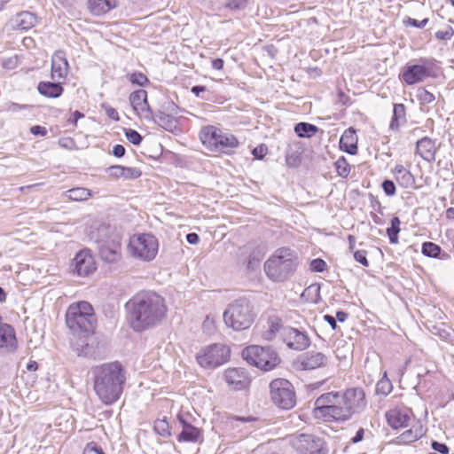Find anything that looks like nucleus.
Here are the masks:
<instances>
[{
	"mask_svg": "<svg viewBox=\"0 0 454 454\" xmlns=\"http://www.w3.org/2000/svg\"><path fill=\"white\" fill-rule=\"evenodd\" d=\"M230 354L231 350L226 345L215 343L201 348L196 354V360L205 369H215L225 364Z\"/></svg>",
	"mask_w": 454,
	"mask_h": 454,
	"instance_id": "9",
	"label": "nucleus"
},
{
	"mask_svg": "<svg viewBox=\"0 0 454 454\" xmlns=\"http://www.w3.org/2000/svg\"><path fill=\"white\" fill-rule=\"evenodd\" d=\"M221 129L214 126H207L200 132V138L204 145L215 152Z\"/></svg>",
	"mask_w": 454,
	"mask_h": 454,
	"instance_id": "25",
	"label": "nucleus"
},
{
	"mask_svg": "<svg viewBox=\"0 0 454 454\" xmlns=\"http://www.w3.org/2000/svg\"><path fill=\"white\" fill-rule=\"evenodd\" d=\"M364 434V430L363 428L358 429L356 435L351 439V442L356 443L363 440Z\"/></svg>",
	"mask_w": 454,
	"mask_h": 454,
	"instance_id": "61",
	"label": "nucleus"
},
{
	"mask_svg": "<svg viewBox=\"0 0 454 454\" xmlns=\"http://www.w3.org/2000/svg\"><path fill=\"white\" fill-rule=\"evenodd\" d=\"M128 321L136 332L153 328L165 318L167 306L165 300L153 292H145L135 295L127 304Z\"/></svg>",
	"mask_w": 454,
	"mask_h": 454,
	"instance_id": "1",
	"label": "nucleus"
},
{
	"mask_svg": "<svg viewBox=\"0 0 454 454\" xmlns=\"http://www.w3.org/2000/svg\"><path fill=\"white\" fill-rule=\"evenodd\" d=\"M392 388V386L388 380H380L377 384V391L383 394L387 395Z\"/></svg>",
	"mask_w": 454,
	"mask_h": 454,
	"instance_id": "51",
	"label": "nucleus"
},
{
	"mask_svg": "<svg viewBox=\"0 0 454 454\" xmlns=\"http://www.w3.org/2000/svg\"><path fill=\"white\" fill-rule=\"evenodd\" d=\"M269 329L262 333V338L266 340H271L276 336V333L283 329L282 320L277 317L269 318Z\"/></svg>",
	"mask_w": 454,
	"mask_h": 454,
	"instance_id": "34",
	"label": "nucleus"
},
{
	"mask_svg": "<svg viewBox=\"0 0 454 454\" xmlns=\"http://www.w3.org/2000/svg\"><path fill=\"white\" fill-rule=\"evenodd\" d=\"M96 317L92 306L87 301L71 304L66 313V323L74 335H78L82 344H76L78 356L83 354V348L88 346L87 338L93 333Z\"/></svg>",
	"mask_w": 454,
	"mask_h": 454,
	"instance_id": "3",
	"label": "nucleus"
},
{
	"mask_svg": "<svg viewBox=\"0 0 454 454\" xmlns=\"http://www.w3.org/2000/svg\"><path fill=\"white\" fill-rule=\"evenodd\" d=\"M284 340L288 348L299 351L305 350L310 345L308 334L293 327L284 329Z\"/></svg>",
	"mask_w": 454,
	"mask_h": 454,
	"instance_id": "13",
	"label": "nucleus"
},
{
	"mask_svg": "<svg viewBox=\"0 0 454 454\" xmlns=\"http://www.w3.org/2000/svg\"><path fill=\"white\" fill-rule=\"evenodd\" d=\"M88 6L94 15L108 12L116 6V0H88Z\"/></svg>",
	"mask_w": 454,
	"mask_h": 454,
	"instance_id": "32",
	"label": "nucleus"
},
{
	"mask_svg": "<svg viewBox=\"0 0 454 454\" xmlns=\"http://www.w3.org/2000/svg\"><path fill=\"white\" fill-rule=\"evenodd\" d=\"M166 109L171 114H166L163 111H159L156 114H153V118L146 119L153 121L165 130L173 131L176 128V120L173 114H177V106L173 102H168Z\"/></svg>",
	"mask_w": 454,
	"mask_h": 454,
	"instance_id": "17",
	"label": "nucleus"
},
{
	"mask_svg": "<svg viewBox=\"0 0 454 454\" xmlns=\"http://www.w3.org/2000/svg\"><path fill=\"white\" fill-rule=\"evenodd\" d=\"M255 316L250 301L239 298L228 305L223 312V320L228 327L235 331H243L252 325Z\"/></svg>",
	"mask_w": 454,
	"mask_h": 454,
	"instance_id": "5",
	"label": "nucleus"
},
{
	"mask_svg": "<svg viewBox=\"0 0 454 454\" xmlns=\"http://www.w3.org/2000/svg\"><path fill=\"white\" fill-rule=\"evenodd\" d=\"M429 74L430 70L425 66L412 65L407 67L403 72V79L407 84L412 85L422 82L425 78L428 77Z\"/></svg>",
	"mask_w": 454,
	"mask_h": 454,
	"instance_id": "23",
	"label": "nucleus"
},
{
	"mask_svg": "<svg viewBox=\"0 0 454 454\" xmlns=\"http://www.w3.org/2000/svg\"><path fill=\"white\" fill-rule=\"evenodd\" d=\"M74 271L81 277H85L96 270L92 255L87 250L80 251L73 261Z\"/></svg>",
	"mask_w": 454,
	"mask_h": 454,
	"instance_id": "18",
	"label": "nucleus"
},
{
	"mask_svg": "<svg viewBox=\"0 0 454 454\" xmlns=\"http://www.w3.org/2000/svg\"><path fill=\"white\" fill-rule=\"evenodd\" d=\"M105 110H106V113L107 114V116L114 120V121H119L120 120V117H119V114L118 112L113 108L112 106H105Z\"/></svg>",
	"mask_w": 454,
	"mask_h": 454,
	"instance_id": "57",
	"label": "nucleus"
},
{
	"mask_svg": "<svg viewBox=\"0 0 454 454\" xmlns=\"http://www.w3.org/2000/svg\"><path fill=\"white\" fill-rule=\"evenodd\" d=\"M340 148L351 155L356 154L357 137L352 128L346 129L342 134L340 139Z\"/></svg>",
	"mask_w": 454,
	"mask_h": 454,
	"instance_id": "26",
	"label": "nucleus"
},
{
	"mask_svg": "<svg viewBox=\"0 0 454 454\" xmlns=\"http://www.w3.org/2000/svg\"><path fill=\"white\" fill-rule=\"evenodd\" d=\"M401 221L397 216L391 219V226L387 229V233L391 244L398 243V233L400 232Z\"/></svg>",
	"mask_w": 454,
	"mask_h": 454,
	"instance_id": "38",
	"label": "nucleus"
},
{
	"mask_svg": "<svg viewBox=\"0 0 454 454\" xmlns=\"http://www.w3.org/2000/svg\"><path fill=\"white\" fill-rule=\"evenodd\" d=\"M335 168L338 175L341 177H347L350 173V166L344 157L336 160Z\"/></svg>",
	"mask_w": 454,
	"mask_h": 454,
	"instance_id": "41",
	"label": "nucleus"
},
{
	"mask_svg": "<svg viewBox=\"0 0 454 454\" xmlns=\"http://www.w3.org/2000/svg\"><path fill=\"white\" fill-rule=\"evenodd\" d=\"M407 122L406 108L403 104H395L393 107V116L390 121L389 129L398 131L400 127Z\"/></svg>",
	"mask_w": 454,
	"mask_h": 454,
	"instance_id": "29",
	"label": "nucleus"
},
{
	"mask_svg": "<svg viewBox=\"0 0 454 454\" xmlns=\"http://www.w3.org/2000/svg\"><path fill=\"white\" fill-rule=\"evenodd\" d=\"M65 196L67 197L71 200L74 201H82L88 200L91 196V192L90 190L83 187H76L68 190Z\"/></svg>",
	"mask_w": 454,
	"mask_h": 454,
	"instance_id": "37",
	"label": "nucleus"
},
{
	"mask_svg": "<svg viewBox=\"0 0 454 454\" xmlns=\"http://www.w3.org/2000/svg\"><path fill=\"white\" fill-rule=\"evenodd\" d=\"M129 102L133 110L144 118H153V113L147 101V92L137 90L129 95Z\"/></svg>",
	"mask_w": 454,
	"mask_h": 454,
	"instance_id": "16",
	"label": "nucleus"
},
{
	"mask_svg": "<svg viewBox=\"0 0 454 454\" xmlns=\"http://www.w3.org/2000/svg\"><path fill=\"white\" fill-rule=\"evenodd\" d=\"M206 90L205 86L196 85L192 88L191 91L197 97H200V93L206 91Z\"/></svg>",
	"mask_w": 454,
	"mask_h": 454,
	"instance_id": "64",
	"label": "nucleus"
},
{
	"mask_svg": "<svg viewBox=\"0 0 454 454\" xmlns=\"http://www.w3.org/2000/svg\"><path fill=\"white\" fill-rule=\"evenodd\" d=\"M431 447L434 450L440 452L442 454H448L449 448L446 444L438 442L436 441H433L431 443Z\"/></svg>",
	"mask_w": 454,
	"mask_h": 454,
	"instance_id": "53",
	"label": "nucleus"
},
{
	"mask_svg": "<svg viewBox=\"0 0 454 454\" xmlns=\"http://www.w3.org/2000/svg\"><path fill=\"white\" fill-rule=\"evenodd\" d=\"M93 388L105 404L115 403L123 391L125 371L119 362L103 364L91 369Z\"/></svg>",
	"mask_w": 454,
	"mask_h": 454,
	"instance_id": "2",
	"label": "nucleus"
},
{
	"mask_svg": "<svg viewBox=\"0 0 454 454\" xmlns=\"http://www.w3.org/2000/svg\"><path fill=\"white\" fill-rule=\"evenodd\" d=\"M367 253L365 250H358L354 254V258L356 262L361 263L363 266L367 267L369 265V262L367 260Z\"/></svg>",
	"mask_w": 454,
	"mask_h": 454,
	"instance_id": "50",
	"label": "nucleus"
},
{
	"mask_svg": "<svg viewBox=\"0 0 454 454\" xmlns=\"http://www.w3.org/2000/svg\"><path fill=\"white\" fill-rule=\"evenodd\" d=\"M428 22V20L427 19H424L420 21L415 20V19H412V18H408L404 23L406 25H409V26H411V27H418V28H423Z\"/></svg>",
	"mask_w": 454,
	"mask_h": 454,
	"instance_id": "52",
	"label": "nucleus"
},
{
	"mask_svg": "<svg viewBox=\"0 0 454 454\" xmlns=\"http://www.w3.org/2000/svg\"><path fill=\"white\" fill-rule=\"evenodd\" d=\"M129 80L132 84H136L141 87H144L149 83L148 78L142 73L131 74L129 77Z\"/></svg>",
	"mask_w": 454,
	"mask_h": 454,
	"instance_id": "42",
	"label": "nucleus"
},
{
	"mask_svg": "<svg viewBox=\"0 0 454 454\" xmlns=\"http://www.w3.org/2000/svg\"><path fill=\"white\" fill-rule=\"evenodd\" d=\"M98 253L106 262H115L121 258V244L118 241H106L98 245Z\"/></svg>",
	"mask_w": 454,
	"mask_h": 454,
	"instance_id": "22",
	"label": "nucleus"
},
{
	"mask_svg": "<svg viewBox=\"0 0 454 454\" xmlns=\"http://www.w3.org/2000/svg\"><path fill=\"white\" fill-rule=\"evenodd\" d=\"M309 267L314 272H322L325 270L326 263L324 260L317 258L311 261Z\"/></svg>",
	"mask_w": 454,
	"mask_h": 454,
	"instance_id": "46",
	"label": "nucleus"
},
{
	"mask_svg": "<svg viewBox=\"0 0 454 454\" xmlns=\"http://www.w3.org/2000/svg\"><path fill=\"white\" fill-rule=\"evenodd\" d=\"M325 320L331 325L332 329H336L337 327V323H336V318L331 315H325L324 317Z\"/></svg>",
	"mask_w": 454,
	"mask_h": 454,
	"instance_id": "62",
	"label": "nucleus"
},
{
	"mask_svg": "<svg viewBox=\"0 0 454 454\" xmlns=\"http://www.w3.org/2000/svg\"><path fill=\"white\" fill-rule=\"evenodd\" d=\"M382 189L387 196H393L395 194V185L391 180L383 181Z\"/></svg>",
	"mask_w": 454,
	"mask_h": 454,
	"instance_id": "49",
	"label": "nucleus"
},
{
	"mask_svg": "<svg viewBox=\"0 0 454 454\" xmlns=\"http://www.w3.org/2000/svg\"><path fill=\"white\" fill-rule=\"evenodd\" d=\"M394 175L397 183L403 188H410L415 184L413 175L401 164L395 167Z\"/></svg>",
	"mask_w": 454,
	"mask_h": 454,
	"instance_id": "31",
	"label": "nucleus"
},
{
	"mask_svg": "<svg viewBox=\"0 0 454 454\" xmlns=\"http://www.w3.org/2000/svg\"><path fill=\"white\" fill-rule=\"evenodd\" d=\"M290 443L301 454H327L328 450L323 438L310 434L292 435Z\"/></svg>",
	"mask_w": 454,
	"mask_h": 454,
	"instance_id": "11",
	"label": "nucleus"
},
{
	"mask_svg": "<svg viewBox=\"0 0 454 454\" xmlns=\"http://www.w3.org/2000/svg\"><path fill=\"white\" fill-rule=\"evenodd\" d=\"M417 98L422 104H429L435 99L433 93L423 88L418 90Z\"/></svg>",
	"mask_w": 454,
	"mask_h": 454,
	"instance_id": "44",
	"label": "nucleus"
},
{
	"mask_svg": "<svg viewBox=\"0 0 454 454\" xmlns=\"http://www.w3.org/2000/svg\"><path fill=\"white\" fill-rule=\"evenodd\" d=\"M125 148L123 145H115L114 147H113V151H112V153L114 156L117 157V158H121L122 156H124L125 154Z\"/></svg>",
	"mask_w": 454,
	"mask_h": 454,
	"instance_id": "59",
	"label": "nucleus"
},
{
	"mask_svg": "<svg viewBox=\"0 0 454 454\" xmlns=\"http://www.w3.org/2000/svg\"><path fill=\"white\" fill-rule=\"evenodd\" d=\"M367 406L365 393L361 387L348 388L340 395L336 421H347L363 412Z\"/></svg>",
	"mask_w": 454,
	"mask_h": 454,
	"instance_id": "6",
	"label": "nucleus"
},
{
	"mask_svg": "<svg viewBox=\"0 0 454 454\" xmlns=\"http://www.w3.org/2000/svg\"><path fill=\"white\" fill-rule=\"evenodd\" d=\"M294 131L300 137H312L318 131V128L308 122H299L294 127Z\"/></svg>",
	"mask_w": 454,
	"mask_h": 454,
	"instance_id": "36",
	"label": "nucleus"
},
{
	"mask_svg": "<svg viewBox=\"0 0 454 454\" xmlns=\"http://www.w3.org/2000/svg\"><path fill=\"white\" fill-rule=\"evenodd\" d=\"M215 152L228 153L239 145L238 139L231 134L223 133L221 130Z\"/></svg>",
	"mask_w": 454,
	"mask_h": 454,
	"instance_id": "33",
	"label": "nucleus"
},
{
	"mask_svg": "<svg viewBox=\"0 0 454 454\" xmlns=\"http://www.w3.org/2000/svg\"><path fill=\"white\" fill-rule=\"evenodd\" d=\"M298 264L296 253L288 247H281L264 262V271L270 280L283 282L294 273Z\"/></svg>",
	"mask_w": 454,
	"mask_h": 454,
	"instance_id": "4",
	"label": "nucleus"
},
{
	"mask_svg": "<svg viewBox=\"0 0 454 454\" xmlns=\"http://www.w3.org/2000/svg\"><path fill=\"white\" fill-rule=\"evenodd\" d=\"M127 139L133 145H138L143 140V137L135 129H128L125 132Z\"/></svg>",
	"mask_w": 454,
	"mask_h": 454,
	"instance_id": "45",
	"label": "nucleus"
},
{
	"mask_svg": "<svg viewBox=\"0 0 454 454\" xmlns=\"http://www.w3.org/2000/svg\"><path fill=\"white\" fill-rule=\"evenodd\" d=\"M454 35V30L451 27H448L444 30H439L435 33V37L439 40H450Z\"/></svg>",
	"mask_w": 454,
	"mask_h": 454,
	"instance_id": "47",
	"label": "nucleus"
},
{
	"mask_svg": "<svg viewBox=\"0 0 454 454\" xmlns=\"http://www.w3.org/2000/svg\"><path fill=\"white\" fill-rule=\"evenodd\" d=\"M158 249V239L149 233L132 236L128 246L129 255L143 262L153 261L157 255Z\"/></svg>",
	"mask_w": 454,
	"mask_h": 454,
	"instance_id": "7",
	"label": "nucleus"
},
{
	"mask_svg": "<svg viewBox=\"0 0 454 454\" xmlns=\"http://www.w3.org/2000/svg\"><path fill=\"white\" fill-rule=\"evenodd\" d=\"M247 5V0H227L224 4L225 8L231 11L244 10Z\"/></svg>",
	"mask_w": 454,
	"mask_h": 454,
	"instance_id": "43",
	"label": "nucleus"
},
{
	"mask_svg": "<svg viewBox=\"0 0 454 454\" xmlns=\"http://www.w3.org/2000/svg\"><path fill=\"white\" fill-rule=\"evenodd\" d=\"M11 23L15 29L27 30L35 25L36 17L32 12H21L12 19Z\"/></svg>",
	"mask_w": 454,
	"mask_h": 454,
	"instance_id": "28",
	"label": "nucleus"
},
{
	"mask_svg": "<svg viewBox=\"0 0 454 454\" xmlns=\"http://www.w3.org/2000/svg\"><path fill=\"white\" fill-rule=\"evenodd\" d=\"M189 413H178L177 420L182 426V431L177 436L179 442H197L202 441V432L200 428L192 426L188 418Z\"/></svg>",
	"mask_w": 454,
	"mask_h": 454,
	"instance_id": "14",
	"label": "nucleus"
},
{
	"mask_svg": "<svg viewBox=\"0 0 454 454\" xmlns=\"http://www.w3.org/2000/svg\"><path fill=\"white\" fill-rule=\"evenodd\" d=\"M186 240L188 243L192 244V245H195V244H198L199 241H200V237L197 233L195 232H191V233H188L186 235Z\"/></svg>",
	"mask_w": 454,
	"mask_h": 454,
	"instance_id": "60",
	"label": "nucleus"
},
{
	"mask_svg": "<svg viewBox=\"0 0 454 454\" xmlns=\"http://www.w3.org/2000/svg\"><path fill=\"white\" fill-rule=\"evenodd\" d=\"M327 362V356L321 352H307L300 358L302 370H315L325 366Z\"/></svg>",
	"mask_w": 454,
	"mask_h": 454,
	"instance_id": "21",
	"label": "nucleus"
},
{
	"mask_svg": "<svg viewBox=\"0 0 454 454\" xmlns=\"http://www.w3.org/2000/svg\"><path fill=\"white\" fill-rule=\"evenodd\" d=\"M68 72V62L63 51L54 52L51 59V78L54 81L65 79Z\"/></svg>",
	"mask_w": 454,
	"mask_h": 454,
	"instance_id": "20",
	"label": "nucleus"
},
{
	"mask_svg": "<svg viewBox=\"0 0 454 454\" xmlns=\"http://www.w3.org/2000/svg\"><path fill=\"white\" fill-rule=\"evenodd\" d=\"M340 395L339 392H328L321 395L315 402L314 415L327 422L336 421Z\"/></svg>",
	"mask_w": 454,
	"mask_h": 454,
	"instance_id": "12",
	"label": "nucleus"
},
{
	"mask_svg": "<svg viewBox=\"0 0 454 454\" xmlns=\"http://www.w3.org/2000/svg\"><path fill=\"white\" fill-rule=\"evenodd\" d=\"M388 425L395 428L407 427L413 419V412L408 407H397L386 413Z\"/></svg>",
	"mask_w": 454,
	"mask_h": 454,
	"instance_id": "15",
	"label": "nucleus"
},
{
	"mask_svg": "<svg viewBox=\"0 0 454 454\" xmlns=\"http://www.w3.org/2000/svg\"><path fill=\"white\" fill-rule=\"evenodd\" d=\"M83 117H84V114L76 110V111H74V113L71 114V115L67 119V121L69 123H72L74 126H76L77 121L79 119H81V118H83Z\"/></svg>",
	"mask_w": 454,
	"mask_h": 454,
	"instance_id": "58",
	"label": "nucleus"
},
{
	"mask_svg": "<svg viewBox=\"0 0 454 454\" xmlns=\"http://www.w3.org/2000/svg\"><path fill=\"white\" fill-rule=\"evenodd\" d=\"M441 251V247L435 243L427 241L422 244L421 252L425 256L437 258Z\"/></svg>",
	"mask_w": 454,
	"mask_h": 454,
	"instance_id": "39",
	"label": "nucleus"
},
{
	"mask_svg": "<svg viewBox=\"0 0 454 454\" xmlns=\"http://www.w3.org/2000/svg\"><path fill=\"white\" fill-rule=\"evenodd\" d=\"M37 90L46 98H57L62 95L64 89L60 81L40 82L37 85Z\"/></svg>",
	"mask_w": 454,
	"mask_h": 454,
	"instance_id": "27",
	"label": "nucleus"
},
{
	"mask_svg": "<svg viewBox=\"0 0 454 454\" xmlns=\"http://www.w3.org/2000/svg\"><path fill=\"white\" fill-rule=\"evenodd\" d=\"M267 153V147L264 145H261L253 149L252 153L254 158L262 160Z\"/></svg>",
	"mask_w": 454,
	"mask_h": 454,
	"instance_id": "54",
	"label": "nucleus"
},
{
	"mask_svg": "<svg viewBox=\"0 0 454 454\" xmlns=\"http://www.w3.org/2000/svg\"><path fill=\"white\" fill-rule=\"evenodd\" d=\"M417 153L427 161L434 160V144L429 137H423L417 142Z\"/></svg>",
	"mask_w": 454,
	"mask_h": 454,
	"instance_id": "30",
	"label": "nucleus"
},
{
	"mask_svg": "<svg viewBox=\"0 0 454 454\" xmlns=\"http://www.w3.org/2000/svg\"><path fill=\"white\" fill-rule=\"evenodd\" d=\"M212 67L215 70H221L223 67V60L222 59H213Z\"/></svg>",
	"mask_w": 454,
	"mask_h": 454,
	"instance_id": "63",
	"label": "nucleus"
},
{
	"mask_svg": "<svg viewBox=\"0 0 454 454\" xmlns=\"http://www.w3.org/2000/svg\"><path fill=\"white\" fill-rule=\"evenodd\" d=\"M82 454H106L103 450L95 442H90L86 445Z\"/></svg>",
	"mask_w": 454,
	"mask_h": 454,
	"instance_id": "48",
	"label": "nucleus"
},
{
	"mask_svg": "<svg viewBox=\"0 0 454 454\" xmlns=\"http://www.w3.org/2000/svg\"><path fill=\"white\" fill-rule=\"evenodd\" d=\"M254 419L253 417H238L233 416L230 418V422L232 426H238V422H251L254 421Z\"/></svg>",
	"mask_w": 454,
	"mask_h": 454,
	"instance_id": "55",
	"label": "nucleus"
},
{
	"mask_svg": "<svg viewBox=\"0 0 454 454\" xmlns=\"http://www.w3.org/2000/svg\"><path fill=\"white\" fill-rule=\"evenodd\" d=\"M242 357L251 365L263 371H270L280 362L277 353L270 348L257 345L249 346L242 350Z\"/></svg>",
	"mask_w": 454,
	"mask_h": 454,
	"instance_id": "8",
	"label": "nucleus"
},
{
	"mask_svg": "<svg viewBox=\"0 0 454 454\" xmlns=\"http://www.w3.org/2000/svg\"><path fill=\"white\" fill-rule=\"evenodd\" d=\"M226 383L235 390L246 388L249 384V378L244 369L229 368L224 372Z\"/></svg>",
	"mask_w": 454,
	"mask_h": 454,
	"instance_id": "19",
	"label": "nucleus"
},
{
	"mask_svg": "<svg viewBox=\"0 0 454 454\" xmlns=\"http://www.w3.org/2000/svg\"><path fill=\"white\" fill-rule=\"evenodd\" d=\"M106 173L113 178H123L125 180L137 179L142 174L139 168L124 167L121 165H114L107 168Z\"/></svg>",
	"mask_w": 454,
	"mask_h": 454,
	"instance_id": "24",
	"label": "nucleus"
},
{
	"mask_svg": "<svg viewBox=\"0 0 454 454\" xmlns=\"http://www.w3.org/2000/svg\"><path fill=\"white\" fill-rule=\"evenodd\" d=\"M272 403L283 410H290L296 403V396L291 382L285 379H276L270 383Z\"/></svg>",
	"mask_w": 454,
	"mask_h": 454,
	"instance_id": "10",
	"label": "nucleus"
},
{
	"mask_svg": "<svg viewBox=\"0 0 454 454\" xmlns=\"http://www.w3.org/2000/svg\"><path fill=\"white\" fill-rule=\"evenodd\" d=\"M424 434L423 427L421 425L413 426L411 428L404 431L400 436L399 439L401 442L408 443L412 442L419 438H420Z\"/></svg>",
	"mask_w": 454,
	"mask_h": 454,
	"instance_id": "35",
	"label": "nucleus"
},
{
	"mask_svg": "<svg viewBox=\"0 0 454 454\" xmlns=\"http://www.w3.org/2000/svg\"><path fill=\"white\" fill-rule=\"evenodd\" d=\"M30 132L35 136L44 137L47 134V129L44 127L35 125L31 127Z\"/></svg>",
	"mask_w": 454,
	"mask_h": 454,
	"instance_id": "56",
	"label": "nucleus"
},
{
	"mask_svg": "<svg viewBox=\"0 0 454 454\" xmlns=\"http://www.w3.org/2000/svg\"><path fill=\"white\" fill-rule=\"evenodd\" d=\"M153 430L157 434L162 437H168L171 434L170 427L166 419L155 420Z\"/></svg>",
	"mask_w": 454,
	"mask_h": 454,
	"instance_id": "40",
	"label": "nucleus"
}]
</instances>
